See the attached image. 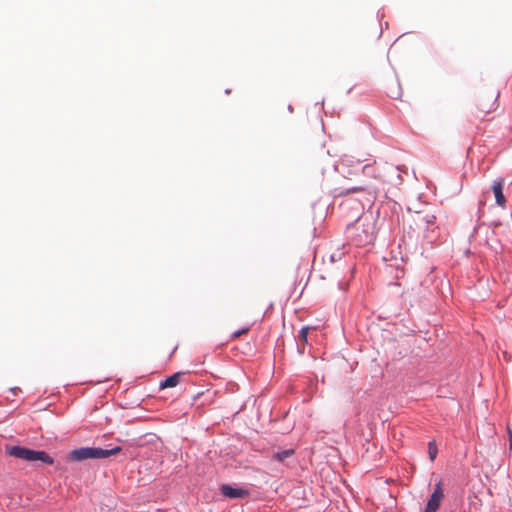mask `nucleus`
<instances>
[{"label":"nucleus","mask_w":512,"mask_h":512,"mask_svg":"<svg viewBox=\"0 0 512 512\" xmlns=\"http://www.w3.org/2000/svg\"><path fill=\"white\" fill-rule=\"evenodd\" d=\"M365 163L361 166L363 175L373 179L374 184L364 186H354L342 191L341 194H350L355 192H365V201L373 204L381 191H385V185L389 184L397 186L402 183L401 168L390 163H377L372 159H365Z\"/></svg>","instance_id":"f257e3e1"},{"label":"nucleus","mask_w":512,"mask_h":512,"mask_svg":"<svg viewBox=\"0 0 512 512\" xmlns=\"http://www.w3.org/2000/svg\"><path fill=\"white\" fill-rule=\"evenodd\" d=\"M121 451L120 446H115L109 449L100 447H80L73 449L68 453V460L81 462L87 459H104L112 455H116Z\"/></svg>","instance_id":"f03ea898"},{"label":"nucleus","mask_w":512,"mask_h":512,"mask_svg":"<svg viewBox=\"0 0 512 512\" xmlns=\"http://www.w3.org/2000/svg\"><path fill=\"white\" fill-rule=\"evenodd\" d=\"M5 452L8 456L27 462L41 461L44 464L52 465L53 458L42 450H33L24 446H6Z\"/></svg>","instance_id":"7ed1b4c3"},{"label":"nucleus","mask_w":512,"mask_h":512,"mask_svg":"<svg viewBox=\"0 0 512 512\" xmlns=\"http://www.w3.org/2000/svg\"><path fill=\"white\" fill-rule=\"evenodd\" d=\"M347 236L356 246H365L374 241V226L372 223L350 224L347 226Z\"/></svg>","instance_id":"20e7f679"},{"label":"nucleus","mask_w":512,"mask_h":512,"mask_svg":"<svg viewBox=\"0 0 512 512\" xmlns=\"http://www.w3.org/2000/svg\"><path fill=\"white\" fill-rule=\"evenodd\" d=\"M443 496L444 494L442 491L441 482H438L435 485L434 491L427 502L424 512H436L440 506Z\"/></svg>","instance_id":"39448f33"},{"label":"nucleus","mask_w":512,"mask_h":512,"mask_svg":"<svg viewBox=\"0 0 512 512\" xmlns=\"http://www.w3.org/2000/svg\"><path fill=\"white\" fill-rule=\"evenodd\" d=\"M220 491L223 496L230 499H239L249 495V491L247 489H243L240 487H232L229 484H223L220 487Z\"/></svg>","instance_id":"423d86ee"},{"label":"nucleus","mask_w":512,"mask_h":512,"mask_svg":"<svg viewBox=\"0 0 512 512\" xmlns=\"http://www.w3.org/2000/svg\"><path fill=\"white\" fill-rule=\"evenodd\" d=\"M504 179L499 177L493 181L492 191L495 196V202L498 206L504 207L506 204V198L503 194Z\"/></svg>","instance_id":"0eeeda50"},{"label":"nucleus","mask_w":512,"mask_h":512,"mask_svg":"<svg viewBox=\"0 0 512 512\" xmlns=\"http://www.w3.org/2000/svg\"><path fill=\"white\" fill-rule=\"evenodd\" d=\"M180 376H181L180 373H174L173 375L168 376L165 380L160 382L159 388L165 389V388H172V387L177 386L180 381Z\"/></svg>","instance_id":"6e6552de"},{"label":"nucleus","mask_w":512,"mask_h":512,"mask_svg":"<svg viewBox=\"0 0 512 512\" xmlns=\"http://www.w3.org/2000/svg\"><path fill=\"white\" fill-rule=\"evenodd\" d=\"M366 161L361 159H356L353 156H344L342 158V164L348 167H355L356 165H363Z\"/></svg>","instance_id":"1a4fd4ad"},{"label":"nucleus","mask_w":512,"mask_h":512,"mask_svg":"<svg viewBox=\"0 0 512 512\" xmlns=\"http://www.w3.org/2000/svg\"><path fill=\"white\" fill-rule=\"evenodd\" d=\"M293 454H294V450L293 449H285V450L276 452L273 455V459L277 460L279 462H282L286 458H289L290 456H292Z\"/></svg>","instance_id":"9d476101"},{"label":"nucleus","mask_w":512,"mask_h":512,"mask_svg":"<svg viewBox=\"0 0 512 512\" xmlns=\"http://www.w3.org/2000/svg\"><path fill=\"white\" fill-rule=\"evenodd\" d=\"M438 453V448L435 440L428 443V454L431 461H434Z\"/></svg>","instance_id":"9b49d317"},{"label":"nucleus","mask_w":512,"mask_h":512,"mask_svg":"<svg viewBox=\"0 0 512 512\" xmlns=\"http://www.w3.org/2000/svg\"><path fill=\"white\" fill-rule=\"evenodd\" d=\"M436 217L433 214H426L422 217V221L425 223L426 230H430V227L435 224Z\"/></svg>","instance_id":"f8f14e48"},{"label":"nucleus","mask_w":512,"mask_h":512,"mask_svg":"<svg viewBox=\"0 0 512 512\" xmlns=\"http://www.w3.org/2000/svg\"><path fill=\"white\" fill-rule=\"evenodd\" d=\"M310 330V327L309 326H304L301 328V330L299 331V339L301 341H303V343H307V336H308V331Z\"/></svg>","instance_id":"ddd939ff"},{"label":"nucleus","mask_w":512,"mask_h":512,"mask_svg":"<svg viewBox=\"0 0 512 512\" xmlns=\"http://www.w3.org/2000/svg\"><path fill=\"white\" fill-rule=\"evenodd\" d=\"M248 330H249V328H248V327H245V328L239 329V330H237V331L233 332L232 336H233V337H238V336H240V335H242V334H244V333L248 332Z\"/></svg>","instance_id":"4468645a"},{"label":"nucleus","mask_w":512,"mask_h":512,"mask_svg":"<svg viewBox=\"0 0 512 512\" xmlns=\"http://www.w3.org/2000/svg\"><path fill=\"white\" fill-rule=\"evenodd\" d=\"M508 432H509V447H510V449H512V432L509 428H508Z\"/></svg>","instance_id":"2eb2a0df"},{"label":"nucleus","mask_w":512,"mask_h":512,"mask_svg":"<svg viewBox=\"0 0 512 512\" xmlns=\"http://www.w3.org/2000/svg\"><path fill=\"white\" fill-rule=\"evenodd\" d=\"M20 388L19 387H13V388H10V391L15 395L17 391H19Z\"/></svg>","instance_id":"dca6fc26"},{"label":"nucleus","mask_w":512,"mask_h":512,"mask_svg":"<svg viewBox=\"0 0 512 512\" xmlns=\"http://www.w3.org/2000/svg\"><path fill=\"white\" fill-rule=\"evenodd\" d=\"M288 110H289L290 112H292V111H293V108H292V106H291V105H289V106H288Z\"/></svg>","instance_id":"f3484780"},{"label":"nucleus","mask_w":512,"mask_h":512,"mask_svg":"<svg viewBox=\"0 0 512 512\" xmlns=\"http://www.w3.org/2000/svg\"><path fill=\"white\" fill-rule=\"evenodd\" d=\"M230 92H231V91H230V89H226V90H225V93H226V94H229Z\"/></svg>","instance_id":"a211bd4d"}]
</instances>
